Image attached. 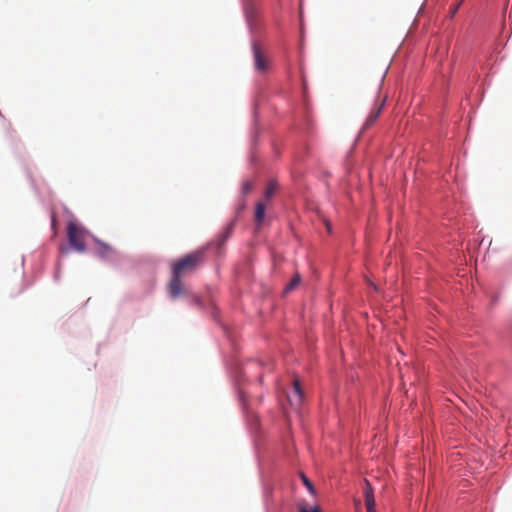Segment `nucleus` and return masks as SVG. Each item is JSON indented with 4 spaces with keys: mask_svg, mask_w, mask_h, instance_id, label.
Returning <instances> with one entry per match:
<instances>
[{
    "mask_svg": "<svg viewBox=\"0 0 512 512\" xmlns=\"http://www.w3.org/2000/svg\"><path fill=\"white\" fill-rule=\"evenodd\" d=\"M204 249L195 250L176 260L172 265V273L183 278L195 272L204 262Z\"/></svg>",
    "mask_w": 512,
    "mask_h": 512,
    "instance_id": "1",
    "label": "nucleus"
},
{
    "mask_svg": "<svg viewBox=\"0 0 512 512\" xmlns=\"http://www.w3.org/2000/svg\"><path fill=\"white\" fill-rule=\"evenodd\" d=\"M68 241L76 251L83 253L86 250L85 230L74 222H69L67 227Z\"/></svg>",
    "mask_w": 512,
    "mask_h": 512,
    "instance_id": "2",
    "label": "nucleus"
},
{
    "mask_svg": "<svg viewBox=\"0 0 512 512\" xmlns=\"http://www.w3.org/2000/svg\"><path fill=\"white\" fill-rule=\"evenodd\" d=\"M252 53L254 59V67L256 71L265 73L269 69V59L262 45L257 42H252Z\"/></svg>",
    "mask_w": 512,
    "mask_h": 512,
    "instance_id": "3",
    "label": "nucleus"
},
{
    "mask_svg": "<svg viewBox=\"0 0 512 512\" xmlns=\"http://www.w3.org/2000/svg\"><path fill=\"white\" fill-rule=\"evenodd\" d=\"M288 400L290 404L296 408L300 407L303 403V391L300 386L299 380L295 379L293 382V388L291 392L288 394Z\"/></svg>",
    "mask_w": 512,
    "mask_h": 512,
    "instance_id": "4",
    "label": "nucleus"
},
{
    "mask_svg": "<svg viewBox=\"0 0 512 512\" xmlns=\"http://www.w3.org/2000/svg\"><path fill=\"white\" fill-rule=\"evenodd\" d=\"M364 498L367 512H376L374 490L368 480H364Z\"/></svg>",
    "mask_w": 512,
    "mask_h": 512,
    "instance_id": "5",
    "label": "nucleus"
},
{
    "mask_svg": "<svg viewBox=\"0 0 512 512\" xmlns=\"http://www.w3.org/2000/svg\"><path fill=\"white\" fill-rule=\"evenodd\" d=\"M386 99L384 98L379 104H377L369 113L368 117L366 118L363 129H369L371 126L374 125L378 117L380 116L384 106H385Z\"/></svg>",
    "mask_w": 512,
    "mask_h": 512,
    "instance_id": "6",
    "label": "nucleus"
},
{
    "mask_svg": "<svg viewBox=\"0 0 512 512\" xmlns=\"http://www.w3.org/2000/svg\"><path fill=\"white\" fill-rule=\"evenodd\" d=\"M182 278L173 274L169 283V294L172 298L179 296L182 292Z\"/></svg>",
    "mask_w": 512,
    "mask_h": 512,
    "instance_id": "7",
    "label": "nucleus"
},
{
    "mask_svg": "<svg viewBox=\"0 0 512 512\" xmlns=\"http://www.w3.org/2000/svg\"><path fill=\"white\" fill-rule=\"evenodd\" d=\"M265 209H266V204L264 202L260 201L256 204L255 221L258 225H260L264 219Z\"/></svg>",
    "mask_w": 512,
    "mask_h": 512,
    "instance_id": "8",
    "label": "nucleus"
},
{
    "mask_svg": "<svg viewBox=\"0 0 512 512\" xmlns=\"http://www.w3.org/2000/svg\"><path fill=\"white\" fill-rule=\"evenodd\" d=\"M98 253L102 257H109V256H111L112 254L115 253V250L110 245L102 243V242H99L98 243Z\"/></svg>",
    "mask_w": 512,
    "mask_h": 512,
    "instance_id": "9",
    "label": "nucleus"
},
{
    "mask_svg": "<svg viewBox=\"0 0 512 512\" xmlns=\"http://www.w3.org/2000/svg\"><path fill=\"white\" fill-rule=\"evenodd\" d=\"M277 184L274 181H270L265 189L264 198L269 201L270 198L275 194Z\"/></svg>",
    "mask_w": 512,
    "mask_h": 512,
    "instance_id": "10",
    "label": "nucleus"
},
{
    "mask_svg": "<svg viewBox=\"0 0 512 512\" xmlns=\"http://www.w3.org/2000/svg\"><path fill=\"white\" fill-rule=\"evenodd\" d=\"M301 281V277L299 274H295L294 277L292 278V280L290 281L289 284H287V286L285 287V292L288 293L290 291H292L293 289H295L299 283Z\"/></svg>",
    "mask_w": 512,
    "mask_h": 512,
    "instance_id": "11",
    "label": "nucleus"
},
{
    "mask_svg": "<svg viewBox=\"0 0 512 512\" xmlns=\"http://www.w3.org/2000/svg\"><path fill=\"white\" fill-rule=\"evenodd\" d=\"M301 478H302V481H303L304 485L308 488V490L311 493H313L314 492V488H313L312 483L309 481V479L304 474L301 475Z\"/></svg>",
    "mask_w": 512,
    "mask_h": 512,
    "instance_id": "12",
    "label": "nucleus"
},
{
    "mask_svg": "<svg viewBox=\"0 0 512 512\" xmlns=\"http://www.w3.org/2000/svg\"><path fill=\"white\" fill-rule=\"evenodd\" d=\"M299 512H321L320 508L318 506H314L311 508H307L305 506L299 507Z\"/></svg>",
    "mask_w": 512,
    "mask_h": 512,
    "instance_id": "13",
    "label": "nucleus"
},
{
    "mask_svg": "<svg viewBox=\"0 0 512 512\" xmlns=\"http://www.w3.org/2000/svg\"><path fill=\"white\" fill-rule=\"evenodd\" d=\"M252 190V183L250 181H245L242 185L243 194H248Z\"/></svg>",
    "mask_w": 512,
    "mask_h": 512,
    "instance_id": "14",
    "label": "nucleus"
},
{
    "mask_svg": "<svg viewBox=\"0 0 512 512\" xmlns=\"http://www.w3.org/2000/svg\"><path fill=\"white\" fill-rule=\"evenodd\" d=\"M56 223V217L55 214L52 215V226L54 227Z\"/></svg>",
    "mask_w": 512,
    "mask_h": 512,
    "instance_id": "15",
    "label": "nucleus"
},
{
    "mask_svg": "<svg viewBox=\"0 0 512 512\" xmlns=\"http://www.w3.org/2000/svg\"><path fill=\"white\" fill-rule=\"evenodd\" d=\"M230 230H231V226H230V227H228V229H227V234H226V236H225V237H228V236H229Z\"/></svg>",
    "mask_w": 512,
    "mask_h": 512,
    "instance_id": "16",
    "label": "nucleus"
},
{
    "mask_svg": "<svg viewBox=\"0 0 512 512\" xmlns=\"http://www.w3.org/2000/svg\"><path fill=\"white\" fill-rule=\"evenodd\" d=\"M326 226H327V230L330 231L331 228H330V224L328 222H326Z\"/></svg>",
    "mask_w": 512,
    "mask_h": 512,
    "instance_id": "17",
    "label": "nucleus"
}]
</instances>
